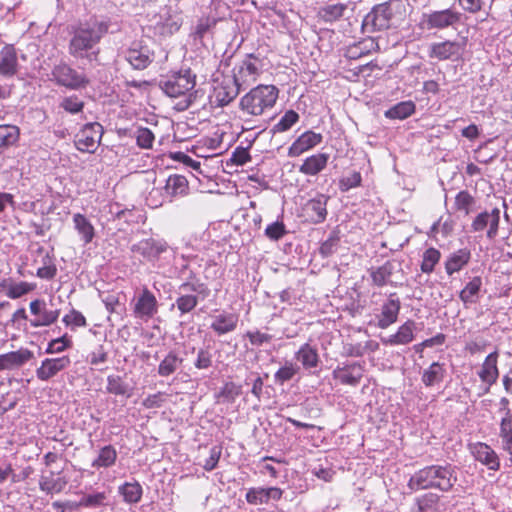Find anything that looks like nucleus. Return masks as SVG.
Masks as SVG:
<instances>
[{"label":"nucleus","instance_id":"17","mask_svg":"<svg viewBox=\"0 0 512 512\" xmlns=\"http://www.w3.org/2000/svg\"><path fill=\"white\" fill-rule=\"evenodd\" d=\"M71 360L68 356L57 358H46L41 362L40 367L36 369V376L41 381H48L59 372L68 368Z\"/></svg>","mask_w":512,"mask_h":512},{"label":"nucleus","instance_id":"61","mask_svg":"<svg viewBox=\"0 0 512 512\" xmlns=\"http://www.w3.org/2000/svg\"><path fill=\"white\" fill-rule=\"evenodd\" d=\"M44 266L38 268L37 270V277L41 279H47L51 280L53 279L57 274V268L54 264L51 263V259L49 255H46L43 259Z\"/></svg>","mask_w":512,"mask_h":512},{"label":"nucleus","instance_id":"20","mask_svg":"<svg viewBox=\"0 0 512 512\" xmlns=\"http://www.w3.org/2000/svg\"><path fill=\"white\" fill-rule=\"evenodd\" d=\"M323 140V136L320 133L314 131H306L301 134L289 147L288 156L298 157L302 153L314 148L319 145Z\"/></svg>","mask_w":512,"mask_h":512},{"label":"nucleus","instance_id":"21","mask_svg":"<svg viewBox=\"0 0 512 512\" xmlns=\"http://www.w3.org/2000/svg\"><path fill=\"white\" fill-rule=\"evenodd\" d=\"M158 311V302L154 294L144 288L134 306V313L139 318H152Z\"/></svg>","mask_w":512,"mask_h":512},{"label":"nucleus","instance_id":"5","mask_svg":"<svg viewBox=\"0 0 512 512\" xmlns=\"http://www.w3.org/2000/svg\"><path fill=\"white\" fill-rule=\"evenodd\" d=\"M196 75L190 69L174 72L159 80V88L169 97L186 96L196 84Z\"/></svg>","mask_w":512,"mask_h":512},{"label":"nucleus","instance_id":"58","mask_svg":"<svg viewBox=\"0 0 512 512\" xmlns=\"http://www.w3.org/2000/svg\"><path fill=\"white\" fill-rule=\"evenodd\" d=\"M105 500H106V494L104 492H97L94 494L84 495L80 499L78 506L99 507L104 504Z\"/></svg>","mask_w":512,"mask_h":512},{"label":"nucleus","instance_id":"53","mask_svg":"<svg viewBox=\"0 0 512 512\" xmlns=\"http://www.w3.org/2000/svg\"><path fill=\"white\" fill-rule=\"evenodd\" d=\"M213 366V354L208 348H200L194 361V367L198 370H208Z\"/></svg>","mask_w":512,"mask_h":512},{"label":"nucleus","instance_id":"60","mask_svg":"<svg viewBox=\"0 0 512 512\" xmlns=\"http://www.w3.org/2000/svg\"><path fill=\"white\" fill-rule=\"evenodd\" d=\"M287 233L285 225L281 221L269 224L265 229V236L273 241H278Z\"/></svg>","mask_w":512,"mask_h":512},{"label":"nucleus","instance_id":"22","mask_svg":"<svg viewBox=\"0 0 512 512\" xmlns=\"http://www.w3.org/2000/svg\"><path fill=\"white\" fill-rule=\"evenodd\" d=\"M329 199V196L319 193L307 202L306 211L312 223L320 224L326 220Z\"/></svg>","mask_w":512,"mask_h":512},{"label":"nucleus","instance_id":"50","mask_svg":"<svg viewBox=\"0 0 512 512\" xmlns=\"http://www.w3.org/2000/svg\"><path fill=\"white\" fill-rule=\"evenodd\" d=\"M441 254L436 248H428L423 253V259L421 263V271L426 274L433 272L435 265L439 262Z\"/></svg>","mask_w":512,"mask_h":512},{"label":"nucleus","instance_id":"45","mask_svg":"<svg viewBox=\"0 0 512 512\" xmlns=\"http://www.w3.org/2000/svg\"><path fill=\"white\" fill-rule=\"evenodd\" d=\"M53 472H51V477L42 476L39 480V488L41 491L49 493H59L61 492L65 486L67 485V480L65 478H57L54 479L52 477Z\"/></svg>","mask_w":512,"mask_h":512},{"label":"nucleus","instance_id":"38","mask_svg":"<svg viewBox=\"0 0 512 512\" xmlns=\"http://www.w3.org/2000/svg\"><path fill=\"white\" fill-rule=\"evenodd\" d=\"M395 271V265L391 261H386L382 266L371 269L370 276L374 285L383 287L389 282V278Z\"/></svg>","mask_w":512,"mask_h":512},{"label":"nucleus","instance_id":"47","mask_svg":"<svg viewBox=\"0 0 512 512\" xmlns=\"http://www.w3.org/2000/svg\"><path fill=\"white\" fill-rule=\"evenodd\" d=\"M106 391L114 395L130 396L128 384L119 375H109L107 377Z\"/></svg>","mask_w":512,"mask_h":512},{"label":"nucleus","instance_id":"48","mask_svg":"<svg viewBox=\"0 0 512 512\" xmlns=\"http://www.w3.org/2000/svg\"><path fill=\"white\" fill-rule=\"evenodd\" d=\"M299 120V114L294 110H287L284 115L281 117L278 123H276L271 132L281 133L289 130L294 124H296Z\"/></svg>","mask_w":512,"mask_h":512},{"label":"nucleus","instance_id":"46","mask_svg":"<svg viewBox=\"0 0 512 512\" xmlns=\"http://www.w3.org/2000/svg\"><path fill=\"white\" fill-rule=\"evenodd\" d=\"M35 288L36 284L34 283H28L25 281L14 283L10 278V282H8L6 295L11 299H18L33 291Z\"/></svg>","mask_w":512,"mask_h":512},{"label":"nucleus","instance_id":"15","mask_svg":"<svg viewBox=\"0 0 512 512\" xmlns=\"http://www.w3.org/2000/svg\"><path fill=\"white\" fill-rule=\"evenodd\" d=\"M18 53L13 44H5L0 50V76L3 78H12L20 70Z\"/></svg>","mask_w":512,"mask_h":512},{"label":"nucleus","instance_id":"30","mask_svg":"<svg viewBox=\"0 0 512 512\" xmlns=\"http://www.w3.org/2000/svg\"><path fill=\"white\" fill-rule=\"evenodd\" d=\"M295 358L301 362L305 369L316 368L319 365L320 359L317 348L309 343L303 344L295 354Z\"/></svg>","mask_w":512,"mask_h":512},{"label":"nucleus","instance_id":"16","mask_svg":"<svg viewBox=\"0 0 512 512\" xmlns=\"http://www.w3.org/2000/svg\"><path fill=\"white\" fill-rule=\"evenodd\" d=\"M30 311L33 315L37 316L35 319L30 320L32 327L49 326L56 322L59 317V310L47 309L46 303L41 299H35L30 303Z\"/></svg>","mask_w":512,"mask_h":512},{"label":"nucleus","instance_id":"29","mask_svg":"<svg viewBox=\"0 0 512 512\" xmlns=\"http://www.w3.org/2000/svg\"><path fill=\"white\" fill-rule=\"evenodd\" d=\"M126 60L137 70H143L152 62L150 51L146 47L130 48L125 54Z\"/></svg>","mask_w":512,"mask_h":512},{"label":"nucleus","instance_id":"3","mask_svg":"<svg viewBox=\"0 0 512 512\" xmlns=\"http://www.w3.org/2000/svg\"><path fill=\"white\" fill-rule=\"evenodd\" d=\"M406 17V5L401 0H389L375 5L364 17L362 29L367 33L398 27Z\"/></svg>","mask_w":512,"mask_h":512},{"label":"nucleus","instance_id":"37","mask_svg":"<svg viewBox=\"0 0 512 512\" xmlns=\"http://www.w3.org/2000/svg\"><path fill=\"white\" fill-rule=\"evenodd\" d=\"M482 284V278L480 276L473 277L460 291L459 298L461 301L465 304L476 303Z\"/></svg>","mask_w":512,"mask_h":512},{"label":"nucleus","instance_id":"35","mask_svg":"<svg viewBox=\"0 0 512 512\" xmlns=\"http://www.w3.org/2000/svg\"><path fill=\"white\" fill-rule=\"evenodd\" d=\"M20 130L15 125H0V154L19 140Z\"/></svg>","mask_w":512,"mask_h":512},{"label":"nucleus","instance_id":"10","mask_svg":"<svg viewBox=\"0 0 512 512\" xmlns=\"http://www.w3.org/2000/svg\"><path fill=\"white\" fill-rule=\"evenodd\" d=\"M462 14L452 8L435 10L423 14V23L428 30L445 29L460 23Z\"/></svg>","mask_w":512,"mask_h":512},{"label":"nucleus","instance_id":"7","mask_svg":"<svg viewBox=\"0 0 512 512\" xmlns=\"http://www.w3.org/2000/svg\"><path fill=\"white\" fill-rule=\"evenodd\" d=\"M51 80L55 81L59 86H64L72 90L84 88L89 83L84 74L78 73L66 62H60L53 67Z\"/></svg>","mask_w":512,"mask_h":512},{"label":"nucleus","instance_id":"8","mask_svg":"<svg viewBox=\"0 0 512 512\" xmlns=\"http://www.w3.org/2000/svg\"><path fill=\"white\" fill-rule=\"evenodd\" d=\"M103 132V126L98 122L84 125L76 135V148L81 152L94 153L100 144Z\"/></svg>","mask_w":512,"mask_h":512},{"label":"nucleus","instance_id":"56","mask_svg":"<svg viewBox=\"0 0 512 512\" xmlns=\"http://www.w3.org/2000/svg\"><path fill=\"white\" fill-rule=\"evenodd\" d=\"M72 346V341L67 335H63L62 337L56 338L51 340L48 343L46 353L48 354H54V353H61L65 349Z\"/></svg>","mask_w":512,"mask_h":512},{"label":"nucleus","instance_id":"34","mask_svg":"<svg viewBox=\"0 0 512 512\" xmlns=\"http://www.w3.org/2000/svg\"><path fill=\"white\" fill-rule=\"evenodd\" d=\"M118 492L126 503L136 504L141 501L143 488L138 481L134 480L133 482L123 483L119 486Z\"/></svg>","mask_w":512,"mask_h":512},{"label":"nucleus","instance_id":"51","mask_svg":"<svg viewBox=\"0 0 512 512\" xmlns=\"http://www.w3.org/2000/svg\"><path fill=\"white\" fill-rule=\"evenodd\" d=\"M84 101H82L77 95H70L62 98L59 103V107L70 114H78L83 111Z\"/></svg>","mask_w":512,"mask_h":512},{"label":"nucleus","instance_id":"6","mask_svg":"<svg viewBox=\"0 0 512 512\" xmlns=\"http://www.w3.org/2000/svg\"><path fill=\"white\" fill-rule=\"evenodd\" d=\"M263 68L262 60L254 54H247L246 57L233 68L232 78L242 89L247 88L259 77Z\"/></svg>","mask_w":512,"mask_h":512},{"label":"nucleus","instance_id":"23","mask_svg":"<svg viewBox=\"0 0 512 512\" xmlns=\"http://www.w3.org/2000/svg\"><path fill=\"white\" fill-rule=\"evenodd\" d=\"M416 330V322L408 319L404 322L397 330L395 334L388 336L387 338H381V341L385 345H407L414 340V331Z\"/></svg>","mask_w":512,"mask_h":512},{"label":"nucleus","instance_id":"59","mask_svg":"<svg viewBox=\"0 0 512 512\" xmlns=\"http://www.w3.org/2000/svg\"><path fill=\"white\" fill-rule=\"evenodd\" d=\"M362 177L360 172L354 171L350 175L343 177L339 181V189L342 192H347L352 188L361 185Z\"/></svg>","mask_w":512,"mask_h":512},{"label":"nucleus","instance_id":"24","mask_svg":"<svg viewBox=\"0 0 512 512\" xmlns=\"http://www.w3.org/2000/svg\"><path fill=\"white\" fill-rule=\"evenodd\" d=\"M238 315L234 313L221 312L213 316L210 328L219 336L233 332L237 328Z\"/></svg>","mask_w":512,"mask_h":512},{"label":"nucleus","instance_id":"52","mask_svg":"<svg viewBox=\"0 0 512 512\" xmlns=\"http://www.w3.org/2000/svg\"><path fill=\"white\" fill-rule=\"evenodd\" d=\"M242 393L241 386L234 382H227L217 394V398H222L227 403H233Z\"/></svg>","mask_w":512,"mask_h":512},{"label":"nucleus","instance_id":"57","mask_svg":"<svg viewBox=\"0 0 512 512\" xmlns=\"http://www.w3.org/2000/svg\"><path fill=\"white\" fill-rule=\"evenodd\" d=\"M246 500L249 504H267V492L266 488L258 487V488H251L246 493Z\"/></svg>","mask_w":512,"mask_h":512},{"label":"nucleus","instance_id":"28","mask_svg":"<svg viewBox=\"0 0 512 512\" xmlns=\"http://www.w3.org/2000/svg\"><path fill=\"white\" fill-rule=\"evenodd\" d=\"M498 353L492 352L490 353L484 360L481 370L478 372V376L480 379L487 383L488 385H492L496 383L499 371L497 367Z\"/></svg>","mask_w":512,"mask_h":512},{"label":"nucleus","instance_id":"63","mask_svg":"<svg viewBox=\"0 0 512 512\" xmlns=\"http://www.w3.org/2000/svg\"><path fill=\"white\" fill-rule=\"evenodd\" d=\"M439 498L435 494H426L418 500L419 510L421 512H435Z\"/></svg>","mask_w":512,"mask_h":512},{"label":"nucleus","instance_id":"32","mask_svg":"<svg viewBox=\"0 0 512 512\" xmlns=\"http://www.w3.org/2000/svg\"><path fill=\"white\" fill-rule=\"evenodd\" d=\"M471 253L468 249H459L452 253L445 262V269L448 275L461 270L470 260Z\"/></svg>","mask_w":512,"mask_h":512},{"label":"nucleus","instance_id":"1","mask_svg":"<svg viewBox=\"0 0 512 512\" xmlns=\"http://www.w3.org/2000/svg\"><path fill=\"white\" fill-rule=\"evenodd\" d=\"M111 21L92 16L78 21L69 28L68 53L76 60L96 61L100 55L99 44L109 32Z\"/></svg>","mask_w":512,"mask_h":512},{"label":"nucleus","instance_id":"18","mask_svg":"<svg viewBox=\"0 0 512 512\" xmlns=\"http://www.w3.org/2000/svg\"><path fill=\"white\" fill-rule=\"evenodd\" d=\"M242 88L232 77H225L214 89L217 106L224 107L230 104Z\"/></svg>","mask_w":512,"mask_h":512},{"label":"nucleus","instance_id":"31","mask_svg":"<svg viewBox=\"0 0 512 512\" xmlns=\"http://www.w3.org/2000/svg\"><path fill=\"white\" fill-rule=\"evenodd\" d=\"M179 290L181 292H193L198 295H201L202 299L206 298L210 290L208 286L201 282V280L197 277L196 273L193 271H189L186 280L179 285Z\"/></svg>","mask_w":512,"mask_h":512},{"label":"nucleus","instance_id":"27","mask_svg":"<svg viewBox=\"0 0 512 512\" xmlns=\"http://www.w3.org/2000/svg\"><path fill=\"white\" fill-rule=\"evenodd\" d=\"M354 4L350 1L347 3H330L321 8L319 14L325 22H334L345 16L347 10L353 11Z\"/></svg>","mask_w":512,"mask_h":512},{"label":"nucleus","instance_id":"4","mask_svg":"<svg viewBox=\"0 0 512 512\" xmlns=\"http://www.w3.org/2000/svg\"><path fill=\"white\" fill-rule=\"evenodd\" d=\"M278 96L276 86L260 84L240 98L239 108L249 116H260L274 107Z\"/></svg>","mask_w":512,"mask_h":512},{"label":"nucleus","instance_id":"42","mask_svg":"<svg viewBox=\"0 0 512 512\" xmlns=\"http://www.w3.org/2000/svg\"><path fill=\"white\" fill-rule=\"evenodd\" d=\"M73 222L84 243H90L94 237V227L90 221L84 215L77 213L73 216Z\"/></svg>","mask_w":512,"mask_h":512},{"label":"nucleus","instance_id":"55","mask_svg":"<svg viewBox=\"0 0 512 512\" xmlns=\"http://www.w3.org/2000/svg\"><path fill=\"white\" fill-rule=\"evenodd\" d=\"M297 371V367H295L292 363H287L285 366L278 369L274 374L275 382L279 385H283L285 382L290 381L297 373Z\"/></svg>","mask_w":512,"mask_h":512},{"label":"nucleus","instance_id":"44","mask_svg":"<svg viewBox=\"0 0 512 512\" xmlns=\"http://www.w3.org/2000/svg\"><path fill=\"white\" fill-rule=\"evenodd\" d=\"M188 189V181L182 175H171L166 181L165 190L171 196L184 195Z\"/></svg>","mask_w":512,"mask_h":512},{"label":"nucleus","instance_id":"64","mask_svg":"<svg viewBox=\"0 0 512 512\" xmlns=\"http://www.w3.org/2000/svg\"><path fill=\"white\" fill-rule=\"evenodd\" d=\"M108 360V352L105 350L103 345H98L95 350H93L88 355V361L91 365L98 366L100 364L106 363Z\"/></svg>","mask_w":512,"mask_h":512},{"label":"nucleus","instance_id":"25","mask_svg":"<svg viewBox=\"0 0 512 512\" xmlns=\"http://www.w3.org/2000/svg\"><path fill=\"white\" fill-rule=\"evenodd\" d=\"M32 358L33 352L26 348H21L17 351H12L0 355V360L4 370H12L14 368L21 367Z\"/></svg>","mask_w":512,"mask_h":512},{"label":"nucleus","instance_id":"43","mask_svg":"<svg viewBox=\"0 0 512 512\" xmlns=\"http://www.w3.org/2000/svg\"><path fill=\"white\" fill-rule=\"evenodd\" d=\"M445 370L439 362H433L422 374V382L430 387L440 383L444 378Z\"/></svg>","mask_w":512,"mask_h":512},{"label":"nucleus","instance_id":"11","mask_svg":"<svg viewBox=\"0 0 512 512\" xmlns=\"http://www.w3.org/2000/svg\"><path fill=\"white\" fill-rule=\"evenodd\" d=\"M364 374V365L360 362H343L333 371L332 377L343 385L357 386Z\"/></svg>","mask_w":512,"mask_h":512},{"label":"nucleus","instance_id":"62","mask_svg":"<svg viewBox=\"0 0 512 512\" xmlns=\"http://www.w3.org/2000/svg\"><path fill=\"white\" fill-rule=\"evenodd\" d=\"M63 322L72 328L85 327L87 325L84 315L75 309H72L69 314L63 317Z\"/></svg>","mask_w":512,"mask_h":512},{"label":"nucleus","instance_id":"26","mask_svg":"<svg viewBox=\"0 0 512 512\" xmlns=\"http://www.w3.org/2000/svg\"><path fill=\"white\" fill-rule=\"evenodd\" d=\"M327 153H317L307 157L299 167V172L307 176H315L323 171L328 163Z\"/></svg>","mask_w":512,"mask_h":512},{"label":"nucleus","instance_id":"9","mask_svg":"<svg viewBox=\"0 0 512 512\" xmlns=\"http://www.w3.org/2000/svg\"><path fill=\"white\" fill-rule=\"evenodd\" d=\"M466 47V40L431 43L428 47V57L438 61L456 60L458 59Z\"/></svg>","mask_w":512,"mask_h":512},{"label":"nucleus","instance_id":"2","mask_svg":"<svg viewBox=\"0 0 512 512\" xmlns=\"http://www.w3.org/2000/svg\"><path fill=\"white\" fill-rule=\"evenodd\" d=\"M457 482L456 467L450 463L429 465L416 471L408 481L412 491L434 489L450 492Z\"/></svg>","mask_w":512,"mask_h":512},{"label":"nucleus","instance_id":"19","mask_svg":"<svg viewBox=\"0 0 512 512\" xmlns=\"http://www.w3.org/2000/svg\"><path fill=\"white\" fill-rule=\"evenodd\" d=\"M474 458L489 470L498 471L500 469V460L497 453L486 443L477 442L470 446Z\"/></svg>","mask_w":512,"mask_h":512},{"label":"nucleus","instance_id":"13","mask_svg":"<svg viewBox=\"0 0 512 512\" xmlns=\"http://www.w3.org/2000/svg\"><path fill=\"white\" fill-rule=\"evenodd\" d=\"M167 249L168 244L165 240L152 237L142 239L131 247L133 253L141 255L149 262L158 260L160 255L166 252Z\"/></svg>","mask_w":512,"mask_h":512},{"label":"nucleus","instance_id":"14","mask_svg":"<svg viewBox=\"0 0 512 512\" xmlns=\"http://www.w3.org/2000/svg\"><path fill=\"white\" fill-rule=\"evenodd\" d=\"M401 302L396 293H391L389 297L382 303L380 313L375 315L377 319L376 326L380 329H387L394 324L399 316Z\"/></svg>","mask_w":512,"mask_h":512},{"label":"nucleus","instance_id":"40","mask_svg":"<svg viewBox=\"0 0 512 512\" xmlns=\"http://www.w3.org/2000/svg\"><path fill=\"white\" fill-rule=\"evenodd\" d=\"M199 296L196 293L190 294L189 292H181L178 289V297L172 306H176L181 315L188 314L198 305Z\"/></svg>","mask_w":512,"mask_h":512},{"label":"nucleus","instance_id":"12","mask_svg":"<svg viewBox=\"0 0 512 512\" xmlns=\"http://www.w3.org/2000/svg\"><path fill=\"white\" fill-rule=\"evenodd\" d=\"M499 222L500 210L498 208H494L490 212L483 211L473 219L471 230L473 232H483L487 229V237L494 239L498 234Z\"/></svg>","mask_w":512,"mask_h":512},{"label":"nucleus","instance_id":"54","mask_svg":"<svg viewBox=\"0 0 512 512\" xmlns=\"http://www.w3.org/2000/svg\"><path fill=\"white\" fill-rule=\"evenodd\" d=\"M135 138L137 145L143 149L152 148L155 139L153 132L146 127L138 128L135 132Z\"/></svg>","mask_w":512,"mask_h":512},{"label":"nucleus","instance_id":"49","mask_svg":"<svg viewBox=\"0 0 512 512\" xmlns=\"http://www.w3.org/2000/svg\"><path fill=\"white\" fill-rule=\"evenodd\" d=\"M340 245V236L338 231H332L329 237L322 242L319 253L322 257L327 258L333 255L339 248Z\"/></svg>","mask_w":512,"mask_h":512},{"label":"nucleus","instance_id":"39","mask_svg":"<svg viewBox=\"0 0 512 512\" xmlns=\"http://www.w3.org/2000/svg\"><path fill=\"white\" fill-rule=\"evenodd\" d=\"M117 460V451L112 445H106L99 450L97 458L92 462L93 468H109Z\"/></svg>","mask_w":512,"mask_h":512},{"label":"nucleus","instance_id":"33","mask_svg":"<svg viewBox=\"0 0 512 512\" xmlns=\"http://www.w3.org/2000/svg\"><path fill=\"white\" fill-rule=\"evenodd\" d=\"M181 358L176 351L171 350L158 365V374L161 377H169L182 365Z\"/></svg>","mask_w":512,"mask_h":512},{"label":"nucleus","instance_id":"36","mask_svg":"<svg viewBox=\"0 0 512 512\" xmlns=\"http://www.w3.org/2000/svg\"><path fill=\"white\" fill-rule=\"evenodd\" d=\"M415 109L416 105L413 101H402L386 110L384 115L388 119L404 120L411 116L415 112Z\"/></svg>","mask_w":512,"mask_h":512},{"label":"nucleus","instance_id":"41","mask_svg":"<svg viewBox=\"0 0 512 512\" xmlns=\"http://www.w3.org/2000/svg\"><path fill=\"white\" fill-rule=\"evenodd\" d=\"M475 204V198L467 190H461L455 197L453 208L464 216H468L474 211Z\"/></svg>","mask_w":512,"mask_h":512}]
</instances>
